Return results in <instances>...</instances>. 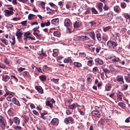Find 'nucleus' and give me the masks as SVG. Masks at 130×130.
<instances>
[{"label":"nucleus","instance_id":"f257e3e1","mask_svg":"<svg viewBox=\"0 0 130 130\" xmlns=\"http://www.w3.org/2000/svg\"><path fill=\"white\" fill-rule=\"evenodd\" d=\"M5 121V120L4 118L0 115V126L2 129L4 130L5 128L6 125Z\"/></svg>","mask_w":130,"mask_h":130},{"label":"nucleus","instance_id":"f03ea898","mask_svg":"<svg viewBox=\"0 0 130 130\" xmlns=\"http://www.w3.org/2000/svg\"><path fill=\"white\" fill-rule=\"evenodd\" d=\"M107 45L109 47H112L114 48V47L117 45V44L114 42L111 41H108L107 43Z\"/></svg>","mask_w":130,"mask_h":130},{"label":"nucleus","instance_id":"7ed1b4c3","mask_svg":"<svg viewBox=\"0 0 130 130\" xmlns=\"http://www.w3.org/2000/svg\"><path fill=\"white\" fill-rule=\"evenodd\" d=\"M74 121L73 119L71 117H69L65 119L64 122L67 124H68L70 123H72Z\"/></svg>","mask_w":130,"mask_h":130},{"label":"nucleus","instance_id":"20e7f679","mask_svg":"<svg viewBox=\"0 0 130 130\" xmlns=\"http://www.w3.org/2000/svg\"><path fill=\"white\" fill-rule=\"evenodd\" d=\"M92 116L95 117L99 118L100 116V113L98 110H94L91 112Z\"/></svg>","mask_w":130,"mask_h":130},{"label":"nucleus","instance_id":"39448f33","mask_svg":"<svg viewBox=\"0 0 130 130\" xmlns=\"http://www.w3.org/2000/svg\"><path fill=\"white\" fill-rule=\"evenodd\" d=\"M22 34V32L18 31H17L16 32V36L17 37V38L19 41H21V40Z\"/></svg>","mask_w":130,"mask_h":130},{"label":"nucleus","instance_id":"423d86ee","mask_svg":"<svg viewBox=\"0 0 130 130\" xmlns=\"http://www.w3.org/2000/svg\"><path fill=\"white\" fill-rule=\"evenodd\" d=\"M5 13V15L6 17H9L10 15L13 14V12L12 10H9L7 9H6L4 11Z\"/></svg>","mask_w":130,"mask_h":130},{"label":"nucleus","instance_id":"0eeeda50","mask_svg":"<svg viewBox=\"0 0 130 130\" xmlns=\"http://www.w3.org/2000/svg\"><path fill=\"white\" fill-rule=\"evenodd\" d=\"M117 81L119 82L120 84H123L124 81L123 76L121 75L118 76L116 77Z\"/></svg>","mask_w":130,"mask_h":130},{"label":"nucleus","instance_id":"6e6552de","mask_svg":"<svg viewBox=\"0 0 130 130\" xmlns=\"http://www.w3.org/2000/svg\"><path fill=\"white\" fill-rule=\"evenodd\" d=\"M59 122V120L57 118H54L51 121V123L54 125H57L58 124Z\"/></svg>","mask_w":130,"mask_h":130},{"label":"nucleus","instance_id":"1a4fd4ad","mask_svg":"<svg viewBox=\"0 0 130 130\" xmlns=\"http://www.w3.org/2000/svg\"><path fill=\"white\" fill-rule=\"evenodd\" d=\"M13 103L18 106H20L21 105L18 100L15 98H12L11 101Z\"/></svg>","mask_w":130,"mask_h":130},{"label":"nucleus","instance_id":"9d476101","mask_svg":"<svg viewBox=\"0 0 130 130\" xmlns=\"http://www.w3.org/2000/svg\"><path fill=\"white\" fill-rule=\"evenodd\" d=\"M52 24L56 25H58L59 23V19L58 18L52 19L51 21Z\"/></svg>","mask_w":130,"mask_h":130},{"label":"nucleus","instance_id":"9b49d317","mask_svg":"<svg viewBox=\"0 0 130 130\" xmlns=\"http://www.w3.org/2000/svg\"><path fill=\"white\" fill-rule=\"evenodd\" d=\"M64 24L66 26H70L72 24L69 19H66L64 20Z\"/></svg>","mask_w":130,"mask_h":130},{"label":"nucleus","instance_id":"f8f14e48","mask_svg":"<svg viewBox=\"0 0 130 130\" xmlns=\"http://www.w3.org/2000/svg\"><path fill=\"white\" fill-rule=\"evenodd\" d=\"M95 62L100 65H102L104 63L103 61L99 58H97L95 59Z\"/></svg>","mask_w":130,"mask_h":130},{"label":"nucleus","instance_id":"ddd939ff","mask_svg":"<svg viewBox=\"0 0 130 130\" xmlns=\"http://www.w3.org/2000/svg\"><path fill=\"white\" fill-rule=\"evenodd\" d=\"M80 107V106L78 105L77 103H74L72 105H70L69 106V108L73 109L76 108V107Z\"/></svg>","mask_w":130,"mask_h":130},{"label":"nucleus","instance_id":"4468645a","mask_svg":"<svg viewBox=\"0 0 130 130\" xmlns=\"http://www.w3.org/2000/svg\"><path fill=\"white\" fill-rule=\"evenodd\" d=\"M14 122L17 125H19L20 123V119L17 117H15L13 118Z\"/></svg>","mask_w":130,"mask_h":130},{"label":"nucleus","instance_id":"2eb2a0df","mask_svg":"<svg viewBox=\"0 0 130 130\" xmlns=\"http://www.w3.org/2000/svg\"><path fill=\"white\" fill-rule=\"evenodd\" d=\"M81 25V22L78 21H76L74 23V27L76 28H78L80 27Z\"/></svg>","mask_w":130,"mask_h":130},{"label":"nucleus","instance_id":"dca6fc26","mask_svg":"<svg viewBox=\"0 0 130 130\" xmlns=\"http://www.w3.org/2000/svg\"><path fill=\"white\" fill-rule=\"evenodd\" d=\"M36 89L40 93H42L43 92V90L40 86H36L35 87Z\"/></svg>","mask_w":130,"mask_h":130},{"label":"nucleus","instance_id":"f3484780","mask_svg":"<svg viewBox=\"0 0 130 130\" xmlns=\"http://www.w3.org/2000/svg\"><path fill=\"white\" fill-rule=\"evenodd\" d=\"M40 80L41 82H43L46 80V78L44 75H41L39 76Z\"/></svg>","mask_w":130,"mask_h":130},{"label":"nucleus","instance_id":"a211bd4d","mask_svg":"<svg viewBox=\"0 0 130 130\" xmlns=\"http://www.w3.org/2000/svg\"><path fill=\"white\" fill-rule=\"evenodd\" d=\"M9 78L10 77L8 75H6L3 76L2 79L4 81L6 82Z\"/></svg>","mask_w":130,"mask_h":130},{"label":"nucleus","instance_id":"6ab92c4d","mask_svg":"<svg viewBox=\"0 0 130 130\" xmlns=\"http://www.w3.org/2000/svg\"><path fill=\"white\" fill-rule=\"evenodd\" d=\"M88 34L93 39L95 40V35L93 32H90L88 33Z\"/></svg>","mask_w":130,"mask_h":130},{"label":"nucleus","instance_id":"aec40b11","mask_svg":"<svg viewBox=\"0 0 130 130\" xmlns=\"http://www.w3.org/2000/svg\"><path fill=\"white\" fill-rule=\"evenodd\" d=\"M71 61L72 60L69 57L66 58L64 60V62L66 63H68L69 62H71Z\"/></svg>","mask_w":130,"mask_h":130},{"label":"nucleus","instance_id":"412c9836","mask_svg":"<svg viewBox=\"0 0 130 130\" xmlns=\"http://www.w3.org/2000/svg\"><path fill=\"white\" fill-rule=\"evenodd\" d=\"M23 75L24 77H29L30 76V75L28 72L27 71H24L23 72Z\"/></svg>","mask_w":130,"mask_h":130},{"label":"nucleus","instance_id":"4be33fe9","mask_svg":"<svg viewBox=\"0 0 130 130\" xmlns=\"http://www.w3.org/2000/svg\"><path fill=\"white\" fill-rule=\"evenodd\" d=\"M45 104L46 106H49L50 108L53 107V104L50 101H46L45 102Z\"/></svg>","mask_w":130,"mask_h":130},{"label":"nucleus","instance_id":"5701e85b","mask_svg":"<svg viewBox=\"0 0 130 130\" xmlns=\"http://www.w3.org/2000/svg\"><path fill=\"white\" fill-rule=\"evenodd\" d=\"M87 81L88 83H90L91 81V76L90 75L88 74L87 75Z\"/></svg>","mask_w":130,"mask_h":130},{"label":"nucleus","instance_id":"b1692460","mask_svg":"<svg viewBox=\"0 0 130 130\" xmlns=\"http://www.w3.org/2000/svg\"><path fill=\"white\" fill-rule=\"evenodd\" d=\"M53 53L52 54L54 56H56L58 55V50L57 49L53 50Z\"/></svg>","mask_w":130,"mask_h":130},{"label":"nucleus","instance_id":"393cba45","mask_svg":"<svg viewBox=\"0 0 130 130\" xmlns=\"http://www.w3.org/2000/svg\"><path fill=\"white\" fill-rule=\"evenodd\" d=\"M105 123L104 120L102 119H101L99 121L98 125H103Z\"/></svg>","mask_w":130,"mask_h":130},{"label":"nucleus","instance_id":"a878e982","mask_svg":"<svg viewBox=\"0 0 130 130\" xmlns=\"http://www.w3.org/2000/svg\"><path fill=\"white\" fill-rule=\"evenodd\" d=\"M1 40L5 45H7L8 44V41L5 38H2L0 39Z\"/></svg>","mask_w":130,"mask_h":130},{"label":"nucleus","instance_id":"bb28decb","mask_svg":"<svg viewBox=\"0 0 130 130\" xmlns=\"http://www.w3.org/2000/svg\"><path fill=\"white\" fill-rule=\"evenodd\" d=\"M4 94V96H6L8 94V93L6 92L0 90V95H2Z\"/></svg>","mask_w":130,"mask_h":130},{"label":"nucleus","instance_id":"cd10ccee","mask_svg":"<svg viewBox=\"0 0 130 130\" xmlns=\"http://www.w3.org/2000/svg\"><path fill=\"white\" fill-rule=\"evenodd\" d=\"M46 10L47 12H46L47 13L52 14V13L53 12V10L48 7L46 8Z\"/></svg>","mask_w":130,"mask_h":130},{"label":"nucleus","instance_id":"c85d7f7f","mask_svg":"<svg viewBox=\"0 0 130 130\" xmlns=\"http://www.w3.org/2000/svg\"><path fill=\"white\" fill-rule=\"evenodd\" d=\"M89 38L86 36H80L81 40L84 41L88 40Z\"/></svg>","mask_w":130,"mask_h":130},{"label":"nucleus","instance_id":"c756f323","mask_svg":"<svg viewBox=\"0 0 130 130\" xmlns=\"http://www.w3.org/2000/svg\"><path fill=\"white\" fill-rule=\"evenodd\" d=\"M80 7L79 6H76L75 7V11L77 13L80 12Z\"/></svg>","mask_w":130,"mask_h":130},{"label":"nucleus","instance_id":"7c9ffc66","mask_svg":"<svg viewBox=\"0 0 130 130\" xmlns=\"http://www.w3.org/2000/svg\"><path fill=\"white\" fill-rule=\"evenodd\" d=\"M103 6V4L101 3H99L98 5V8L100 11H101L102 10V7Z\"/></svg>","mask_w":130,"mask_h":130},{"label":"nucleus","instance_id":"2f4dec72","mask_svg":"<svg viewBox=\"0 0 130 130\" xmlns=\"http://www.w3.org/2000/svg\"><path fill=\"white\" fill-rule=\"evenodd\" d=\"M53 34L55 36L58 37H59L60 36V32L58 31H54L53 32Z\"/></svg>","mask_w":130,"mask_h":130},{"label":"nucleus","instance_id":"473e14b6","mask_svg":"<svg viewBox=\"0 0 130 130\" xmlns=\"http://www.w3.org/2000/svg\"><path fill=\"white\" fill-rule=\"evenodd\" d=\"M58 80L59 79H55L54 78L51 79L52 82L56 84H58Z\"/></svg>","mask_w":130,"mask_h":130},{"label":"nucleus","instance_id":"72a5a7b5","mask_svg":"<svg viewBox=\"0 0 130 130\" xmlns=\"http://www.w3.org/2000/svg\"><path fill=\"white\" fill-rule=\"evenodd\" d=\"M96 36L97 39L99 41H101L102 38L100 34L99 33H98L96 34Z\"/></svg>","mask_w":130,"mask_h":130},{"label":"nucleus","instance_id":"f704fd0d","mask_svg":"<svg viewBox=\"0 0 130 130\" xmlns=\"http://www.w3.org/2000/svg\"><path fill=\"white\" fill-rule=\"evenodd\" d=\"M12 95L10 94L7 97V100L11 102L12 100Z\"/></svg>","mask_w":130,"mask_h":130},{"label":"nucleus","instance_id":"c9c22d12","mask_svg":"<svg viewBox=\"0 0 130 130\" xmlns=\"http://www.w3.org/2000/svg\"><path fill=\"white\" fill-rule=\"evenodd\" d=\"M46 114V113H41V116L40 117L41 118H42L43 120H45L47 118L46 117V116H44V115Z\"/></svg>","mask_w":130,"mask_h":130},{"label":"nucleus","instance_id":"e433bc0d","mask_svg":"<svg viewBox=\"0 0 130 130\" xmlns=\"http://www.w3.org/2000/svg\"><path fill=\"white\" fill-rule=\"evenodd\" d=\"M73 39L75 41L81 40L80 36H75L74 37Z\"/></svg>","mask_w":130,"mask_h":130},{"label":"nucleus","instance_id":"4c0bfd02","mask_svg":"<svg viewBox=\"0 0 130 130\" xmlns=\"http://www.w3.org/2000/svg\"><path fill=\"white\" fill-rule=\"evenodd\" d=\"M72 6V3L71 2H69L66 5V7L67 8L69 9L71 8Z\"/></svg>","mask_w":130,"mask_h":130},{"label":"nucleus","instance_id":"58836bf2","mask_svg":"<svg viewBox=\"0 0 130 130\" xmlns=\"http://www.w3.org/2000/svg\"><path fill=\"white\" fill-rule=\"evenodd\" d=\"M74 64L75 66L77 67H80L82 66L81 64L78 62H74Z\"/></svg>","mask_w":130,"mask_h":130},{"label":"nucleus","instance_id":"ea45409f","mask_svg":"<svg viewBox=\"0 0 130 130\" xmlns=\"http://www.w3.org/2000/svg\"><path fill=\"white\" fill-rule=\"evenodd\" d=\"M40 5L41 6L42 8L44 9H45V3L42 1L40 2Z\"/></svg>","mask_w":130,"mask_h":130},{"label":"nucleus","instance_id":"a19ab883","mask_svg":"<svg viewBox=\"0 0 130 130\" xmlns=\"http://www.w3.org/2000/svg\"><path fill=\"white\" fill-rule=\"evenodd\" d=\"M111 87L110 85L109 84H108L105 86V89L107 91H109L110 90Z\"/></svg>","mask_w":130,"mask_h":130},{"label":"nucleus","instance_id":"79ce46f5","mask_svg":"<svg viewBox=\"0 0 130 130\" xmlns=\"http://www.w3.org/2000/svg\"><path fill=\"white\" fill-rule=\"evenodd\" d=\"M42 70L43 71H48L49 70V68L46 66L44 65L43 66Z\"/></svg>","mask_w":130,"mask_h":130},{"label":"nucleus","instance_id":"37998d69","mask_svg":"<svg viewBox=\"0 0 130 130\" xmlns=\"http://www.w3.org/2000/svg\"><path fill=\"white\" fill-rule=\"evenodd\" d=\"M120 60V59L118 57H115L112 60V61L114 62H118Z\"/></svg>","mask_w":130,"mask_h":130},{"label":"nucleus","instance_id":"c03bdc74","mask_svg":"<svg viewBox=\"0 0 130 130\" xmlns=\"http://www.w3.org/2000/svg\"><path fill=\"white\" fill-rule=\"evenodd\" d=\"M125 77L126 82L128 83H130V77L129 76H125Z\"/></svg>","mask_w":130,"mask_h":130},{"label":"nucleus","instance_id":"a18cd8bd","mask_svg":"<svg viewBox=\"0 0 130 130\" xmlns=\"http://www.w3.org/2000/svg\"><path fill=\"white\" fill-rule=\"evenodd\" d=\"M103 70L104 72L105 73V74L106 75V74H108L110 72V71L107 69H103Z\"/></svg>","mask_w":130,"mask_h":130},{"label":"nucleus","instance_id":"49530a36","mask_svg":"<svg viewBox=\"0 0 130 130\" xmlns=\"http://www.w3.org/2000/svg\"><path fill=\"white\" fill-rule=\"evenodd\" d=\"M12 39L13 41V42H12L11 43L10 41V42L11 43V44L12 45H13L15 43V38L14 36H13L12 37Z\"/></svg>","mask_w":130,"mask_h":130},{"label":"nucleus","instance_id":"de8ad7c7","mask_svg":"<svg viewBox=\"0 0 130 130\" xmlns=\"http://www.w3.org/2000/svg\"><path fill=\"white\" fill-rule=\"evenodd\" d=\"M42 72V70L40 68H36L35 69V72Z\"/></svg>","mask_w":130,"mask_h":130},{"label":"nucleus","instance_id":"09e8293b","mask_svg":"<svg viewBox=\"0 0 130 130\" xmlns=\"http://www.w3.org/2000/svg\"><path fill=\"white\" fill-rule=\"evenodd\" d=\"M14 128L16 130H21L22 127L20 126H16L14 127Z\"/></svg>","mask_w":130,"mask_h":130},{"label":"nucleus","instance_id":"8fccbe9b","mask_svg":"<svg viewBox=\"0 0 130 130\" xmlns=\"http://www.w3.org/2000/svg\"><path fill=\"white\" fill-rule=\"evenodd\" d=\"M34 15L32 14H30L28 15V18L29 20H31L33 19Z\"/></svg>","mask_w":130,"mask_h":130},{"label":"nucleus","instance_id":"3c124183","mask_svg":"<svg viewBox=\"0 0 130 130\" xmlns=\"http://www.w3.org/2000/svg\"><path fill=\"white\" fill-rule=\"evenodd\" d=\"M124 16L126 18L130 20V15L128 13H125Z\"/></svg>","mask_w":130,"mask_h":130},{"label":"nucleus","instance_id":"603ef678","mask_svg":"<svg viewBox=\"0 0 130 130\" xmlns=\"http://www.w3.org/2000/svg\"><path fill=\"white\" fill-rule=\"evenodd\" d=\"M20 18H18L17 17H14L11 20L13 21H16L18 20H20Z\"/></svg>","mask_w":130,"mask_h":130},{"label":"nucleus","instance_id":"864d4df0","mask_svg":"<svg viewBox=\"0 0 130 130\" xmlns=\"http://www.w3.org/2000/svg\"><path fill=\"white\" fill-rule=\"evenodd\" d=\"M93 62V60H89L88 62V65L89 66H91L92 65V63Z\"/></svg>","mask_w":130,"mask_h":130},{"label":"nucleus","instance_id":"5fc2aeb1","mask_svg":"<svg viewBox=\"0 0 130 130\" xmlns=\"http://www.w3.org/2000/svg\"><path fill=\"white\" fill-rule=\"evenodd\" d=\"M126 6V5L124 3H121V6L122 8H124Z\"/></svg>","mask_w":130,"mask_h":130},{"label":"nucleus","instance_id":"6e6d98bb","mask_svg":"<svg viewBox=\"0 0 130 130\" xmlns=\"http://www.w3.org/2000/svg\"><path fill=\"white\" fill-rule=\"evenodd\" d=\"M63 2H62L61 1H60L58 2V5L60 6V7L61 8L62 7V6H63Z\"/></svg>","mask_w":130,"mask_h":130},{"label":"nucleus","instance_id":"4d7b16f0","mask_svg":"<svg viewBox=\"0 0 130 130\" xmlns=\"http://www.w3.org/2000/svg\"><path fill=\"white\" fill-rule=\"evenodd\" d=\"M89 24H91V26H93V27H94L96 25V23L93 22H90L89 23Z\"/></svg>","mask_w":130,"mask_h":130},{"label":"nucleus","instance_id":"13d9d810","mask_svg":"<svg viewBox=\"0 0 130 130\" xmlns=\"http://www.w3.org/2000/svg\"><path fill=\"white\" fill-rule=\"evenodd\" d=\"M93 72H96L98 71V68L96 67H95L93 69Z\"/></svg>","mask_w":130,"mask_h":130},{"label":"nucleus","instance_id":"bf43d9fd","mask_svg":"<svg viewBox=\"0 0 130 130\" xmlns=\"http://www.w3.org/2000/svg\"><path fill=\"white\" fill-rule=\"evenodd\" d=\"M91 10L92 12L95 14H96L98 13L97 11L94 8H92Z\"/></svg>","mask_w":130,"mask_h":130},{"label":"nucleus","instance_id":"052dcab7","mask_svg":"<svg viewBox=\"0 0 130 130\" xmlns=\"http://www.w3.org/2000/svg\"><path fill=\"white\" fill-rule=\"evenodd\" d=\"M118 6H116L114 7V10L115 12H118Z\"/></svg>","mask_w":130,"mask_h":130},{"label":"nucleus","instance_id":"680f3d73","mask_svg":"<svg viewBox=\"0 0 130 130\" xmlns=\"http://www.w3.org/2000/svg\"><path fill=\"white\" fill-rule=\"evenodd\" d=\"M78 112L80 113V114L81 115H84L85 113V112L82 111L80 109L78 110Z\"/></svg>","mask_w":130,"mask_h":130},{"label":"nucleus","instance_id":"e2e57ef3","mask_svg":"<svg viewBox=\"0 0 130 130\" xmlns=\"http://www.w3.org/2000/svg\"><path fill=\"white\" fill-rule=\"evenodd\" d=\"M35 36L37 39H40L41 37V35L40 34H37Z\"/></svg>","mask_w":130,"mask_h":130},{"label":"nucleus","instance_id":"0e129e2a","mask_svg":"<svg viewBox=\"0 0 130 130\" xmlns=\"http://www.w3.org/2000/svg\"><path fill=\"white\" fill-rule=\"evenodd\" d=\"M8 113L9 115H11L12 114V110L11 109H9L8 111Z\"/></svg>","mask_w":130,"mask_h":130},{"label":"nucleus","instance_id":"69168bd1","mask_svg":"<svg viewBox=\"0 0 130 130\" xmlns=\"http://www.w3.org/2000/svg\"><path fill=\"white\" fill-rule=\"evenodd\" d=\"M3 107L4 109H6L8 107V105L7 103H5L3 104Z\"/></svg>","mask_w":130,"mask_h":130},{"label":"nucleus","instance_id":"338daca9","mask_svg":"<svg viewBox=\"0 0 130 130\" xmlns=\"http://www.w3.org/2000/svg\"><path fill=\"white\" fill-rule=\"evenodd\" d=\"M27 21H22L21 23V24L23 25H25L26 24Z\"/></svg>","mask_w":130,"mask_h":130},{"label":"nucleus","instance_id":"774afa93","mask_svg":"<svg viewBox=\"0 0 130 130\" xmlns=\"http://www.w3.org/2000/svg\"><path fill=\"white\" fill-rule=\"evenodd\" d=\"M128 87V85L126 84H125L123 86V88L124 90H127Z\"/></svg>","mask_w":130,"mask_h":130}]
</instances>
